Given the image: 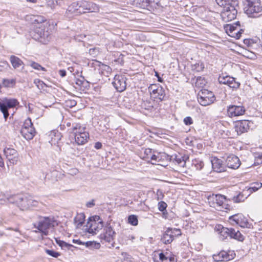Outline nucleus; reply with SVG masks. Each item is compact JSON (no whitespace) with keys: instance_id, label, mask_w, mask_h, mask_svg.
<instances>
[{"instance_id":"46","label":"nucleus","mask_w":262,"mask_h":262,"mask_svg":"<svg viewBox=\"0 0 262 262\" xmlns=\"http://www.w3.org/2000/svg\"><path fill=\"white\" fill-rule=\"evenodd\" d=\"M46 6L48 8H50L52 10H54L56 7L55 2L54 0H46Z\"/></svg>"},{"instance_id":"26","label":"nucleus","mask_w":262,"mask_h":262,"mask_svg":"<svg viewBox=\"0 0 262 262\" xmlns=\"http://www.w3.org/2000/svg\"><path fill=\"white\" fill-rule=\"evenodd\" d=\"M173 233L172 230H166L161 238L162 242L165 244H170L174 239Z\"/></svg>"},{"instance_id":"52","label":"nucleus","mask_w":262,"mask_h":262,"mask_svg":"<svg viewBox=\"0 0 262 262\" xmlns=\"http://www.w3.org/2000/svg\"><path fill=\"white\" fill-rule=\"evenodd\" d=\"M37 19H35L34 20L35 22H36L37 24H39L40 23H41L42 22H44L45 21V19L43 17H42L41 16H38L37 17Z\"/></svg>"},{"instance_id":"44","label":"nucleus","mask_w":262,"mask_h":262,"mask_svg":"<svg viewBox=\"0 0 262 262\" xmlns=\"http://www.w3.org/2000/svg\"><path fill=\"white\" fill-rule=\"evenodd\" d=\"M85 128L81 126L80 124L74 123L72 124V132L74 133V132L76 131L77 130H84Z\"/></svg>"},{"instance_id":"62","label":"nucleus","mask_w":262,"mask_h":262,"mask_svg":"<svg viewBox=\"0 0 262 262\" xmlns=\"http://www.w3.org/2000/svg\"><path fill=\"white\" fill-rule=\"evenodd\" d=\"M59 74L61 77H63L66 76L67 72L64 70H60L59 71Z\"/></svg>"},{"instance_id":"28","label":"nucleus","mask_w":262,"mask_h":262,"mask_svg":"<svg viewBox=\"0 0 262 262\" xmlns=\"http://www.w3.org/2000/svg\"><path fill=\"white\" fill-rule=\"evenodd\" d=\"M10 61L13 68L15 69L19 68L24 64L23 61L20 58L14 55L10 56Z\"/></svg>"},{"instance_id":"25","label":"nucleus","mask_w":262,"mask_h":262,"mask_svg":"<svg viewBox=\"0 0 262 262\" xmlns=\"http://www.w3.org/2000/svg\"><path fill=\"white\" fill-rule=\"evenodd\" d=\"M151 96L154 99L159 101H164L166 100L165 90L162 86L159 87L158 88V90Z\"/></svg>"},{"instance_id":"3","label":"nucleus","mask_w":262,"mask_h":262,"mask_svg":"<svg viewBox=\"0 0 262 262\" xmlns=\"http://www.w3.org/2000/svg\"><path fill=\"white\" fill-rule=\"evenodd\" d=\"M244 11L249 17H258L262 12V4L260 0H246Z\"/></svg>"},{"instance_id":"33","label":"nucleus","mask_w":262,"mask_h":262,"mask_svg":"<svg viewBox=\"0 0 262 262\" xmlns=\"http://www.w3.org/2000/svg\"><path fill=\"white\" fill-rule=\"evenodd\" d=\"M56 243L63 249L71 250L72 248H76L73 245L68 244L58 238H55Z\"/></svg>"},{"instance_id":"8","label":"nucleus","mask_w":262,"mask_h":262,"mask_svg":"<svg viewBox=\"0 0 262 262\" xmlns=\"http://www.w3.org/2000/svg\"><path fill=\"white\" fill-rule=\"evenodd\" d=\"M237 14V4L234 2L231 9L229 8V7H225V8H223L221 15L223 21L228 22L235 19Z\"/></svg>"},{"instance_id":"43","label":"nucleus","mask_w":262,"mask_h":262,"mask_svg":"<svg viewBox=\"0 0 262 262\" xmlns=\"http://www.w3.org/2000/svg\"><path fill=\"white\" fill-rule=\"evenodd\" d=\"M30 66L34 69L41 71H46L45 68L41 67L39 64L35 62L32 61L30 64Z\"/></svg>"},{"instance_id":"16","label":"nucleus","mask_w":262,"mask_h":262,"mask_svg":"<svg viewBox=\"0 0 262 262\" xmlns=\"http://www.w3.org/2000/svg\"><path fill=\"white\" fill-rule=\"evenodd\" d=\"M218 80L220 84H226L230 88L234 89L238 88L240 85L239 82L236 81L234 78L228 75H220Z\"/></svg>"},{"instance_id":"53","label":"nucleus","mask_w":262,"mask_h":262,"mask_svg":"<svg viewBox=\"0 0 262 262\" xmlns=\"http://www.w3.org/2000/svg\"><path fill=\"white\" fill-rule=\"evenodd\" d=\"M40 231V236L38 237L39 239H43V234L47 235L48 234V230H39Z\"/></svg>"},{"instance_id":"23","label":"nucleus","mask_w":262,"mask_h":262,"mask_svg":"<svg viewBox=\"0 0 262 262\" xmlns=\"http://www.w3.org/2000/svg\"><path fill=\"white\" fill-rule=\"evenodd\" d=\"M227 31L231 34L230 35L232 37L239 39L241 36L243 30L241 29L238 30L237 27L234 25H228L227 26Z\"/></svg>"},{"instance_id":"18","label":"nucleus","mask_w":262,"mask_h":262,"mask_svg":"<svg viewBox=\"0 0 262 262\" xmlns=\"http://www.w3.org/2000/svg\"><path fill=\"white\" fill-rule=\"evenodd\" d=\"M245 108L242 105H231L228 107L227 114L230 117H237L244 115Z\"/></svg>"},{"instance_id":"17","label":"nucleus","mask_w":262,"mask_h":262,"mask_svg":"<svg viewBox=\"0 0 262 262\" xmlns=\"http://www.w3.org/2000/svg\"><path fill=\"white\" fill-rule=\"evenodd\" d=\"M4 153L10 164L13 165L17 164L19 161V155L15 149L8 148L4 149Z\"/></svg>"},{"instance_id":"10","label":"nucleus","mask_w":262,"mask_h":262,"mask_svg":"<svg viewBox=\"0 0 262 262\" xmlns=\"http://www.w3.org/2000/svg\"><path fill=\"white\" fill-rule=\"evenodd\" d=\"M19 196L20 199L18 200L17 206L21 210H26L36 205L37 202L33 200L31 196L27 194H19Z\"/></svg>"},{"instance_id":"38","label":"nucleus","mask_w":262,"mask_h":262,"mask_svg":"<svg viewBox=\"0 0 262 262\" xmlns=\"http://www.w3.org/2000/svg\"><path fill=\"white\" fill-rule=\"evenodd\" d=\"M193 164L198 170H201L204 166L203 162L199 159L194 160L193 161Z\"/></svg>"},{"instance_id":"49","label":"nucleus","mask_w":262,"mask_h":262,"mask_svg":"<svg viewBox=\"0 0 262 262\" xmlns=\"http://www.w3.org/2000/svg\"><path fill=\"white\" fill-rule=\"evenodd\" d=\"M167 206V204L163 201H160L158 203V209L160 211L163 212L166 209Z\"/></svg>"},{"instance_id":"36","label":"nucleus","mask_w":262,"mask_h":262,"mask_svg":"<svg viewBox=\"0 0 262 262\" xmlns=\"http://www.w3.org/2000/svg\"><path fill=\"white\" fill-rule=\"evenodd\" d=\"M40 28L41 26L39 25L38 29L36 28L34 31V32L37 34V35H34L35 39H39L40 38H42L45 36V32L42 31V29H40Z\"/></svg>"},{"instance_id":"50","label":"nucleus","mask_w":262,"mask_h":262,"mask_svg":"<svg viewBox=\"0 0 262 262\" xmlns=\"http://www.w3.org/2000/svg\"><path fill=\"white\" fill-rule=\"evenodd\" d=\"M184 123L186 125H190L193 123L192 119L190 117H186L184 119Z\"/></svg>"},{"instance_id":"11","label":"nucleus","mask_w":262,"mask_h":262,"mask_svg":"<svg viewBox=\"0 0 262 262\" xmlns=\"http://www.w3.org/2000/svg\"><path fill=\"white\" fill-rule=\"evenodd\" d=\"M104 227L103 220L99 215L90 216L87 222L85 229H102Z\"/></svg>"},{"instance_id":"60","label":"nucleus","mask_w":262,"mask_h":262,"mask_svg":"<svg viewBox=\"0 0 262 262\" xmlns=\"http://www.w3.org/2000/svg\"><path fill=\"white\" fill-rule=\"evenodd\" d=\"M86 205L89 208L93 207L95 205L94 200H93L91 201L88 202Z\"/></svg>"},{"instance_id":"57","label":"nucleus","mask_w":262,"mask_h":262,"mask_svg":"<svg viewBox=\"0 0 262 262\" xmlns=\"http://www.w3.org/2000/svg\"><path fill=\"white\" fill-rule=\"evenodd\" d=\"M214 229H229L228 228H224L222 225H216L214 227ZM230 229H233L232 228H230Z\"/></svg>"},{"instance_id":"6","label":"nucleus","mask_w":262,"mask_h":262,"mask_svg":"<svg viewBox=\"0 0 262 262\" xmlns=\"http://www.w3.org/2000/svg\"><path fill=\"white\" fill-rule=\"evenodd\" d=\"M229 222L233 226H238L239 227L245 228H252V224L248 222V220L242 214H235L229 217Z\"/></svg>"},{"instance_id":"14","label":"nucleus","mask_w":262,"mask_h":262,"mask_svg":"<svg viewBox=\"0 0 262 262\" xmlns=\"http://www.w3.org/2000/svg\"><path fill=\"white\" fill-rule=\"evenodd\" d=\"M126 78L124 75H116L112 84L117 91L122 92L126 89Z\"/></svg>"},{"instance_id":"40","label":"nucleus","mask_w":262,"mask_h":262,"mask_svg":"<svg viewBox=\"0 0 262 262\" xmlns=\"http://www.w3.org/2000/svg\"><path fill=\"white\" fill-rule=\"evenodd\" d=\"M205 82H206L204 78L198 77L196 78L195 84L196 86L201 88L205 84Z\"/></svg>"},{"instance_id":"51","label":"nucleus","mask_w":262,"mask_h":262,"mask_svg":"<svg viewBox=\"0 0 262 262\" xmlns=\"http://www.w3.org/2000/svg\"><path fill=\"white\" fill-rule=\"evenodd\" d=\"M257 186H252L249 188V190L250 192L252 193L253 192H255L257 191L259 188L262 186V184H257Z\"/></svg>"},{"instance_id":"39","label":"nucleus","mask_w":262,"mask_h":262,"mask_svg":"<svg viewBox=\"0 0 262 262\" xmlns=\"http://www.w3.org/2000/svg\"><path fill=\"white\" fill-rule=\"evenodd\" d=\"M99 66L101 69L103 71L102 72L103 73L105 72L106 74H108L111 73L112 69L110 66L101 63V62H99ZM103 74H105V73Z\"/></svg>"},{"instance_id":"34","label":"nucleus","mask_w":262,"mask_h":262,"mask_svg":"<svg viewBox=\"0 0 262 262\" xmlns=\"http://www.w3.org/2000/svg\"><path fill=\"white\" fill-rule=\"evenodd\" d=\"M5 199L9 203L14 204L17 206L18 200L20 199L19 194L10 195L5 196Z\"/></svg>"},{"instance_id":"24","label":"nucleus","mask_w":262,"mask_h":262,"mask_svg":"<svg viewBox=\"0 0 262 262\" xmlns=\"http://www.w3.org/2000/svg\"><path fill=\"white\" fill-rule=\"evenodd\" d=\"M20 133L26 140H31L35 136L36 132L34 127H30L21 128Z\"/></svg>"},{"instance_id":"58","label":"nucleus","mask_w":262,"mask_h":262,"mask_svg":"<svg viewBox=\"0 0 262 262\" xmlns=\"http://www.w3.org/2000/svg\"><path fill=\"white\" fill-rule=\"evenodd\" d=\"M73 243H74V244H78V245H84V243L85 242H82L81 241H80V239H73Z\"/></svg>"},{"instance_id":"1","label":"nucleus","mask_w":262,"mask_h":262,"mask_svg":"<svg viewBox=\"0 0 262 262\" xmlns=\"http://www.w3.org/2000/svg\"><path fill=\"white\" fill-rule=\"evenodd\" d=\"M99 10L98 5L92 2L81 0L72 3L68 8L67 11L75 14L95 12Z\"/></svg>"},{"instance_id":"64","label":"nucleus","mask_w":262,"mask_h":262,"mask_svg":"<svg viewBox=\"0 0 262 262\" xmlns=\"http://www.w3.org/2000/svg\"><path fill=\"white\" fill-rule=\"evenodd\" d=\"M102 146V145L101 143H100L99 142H96L95 144V148H96L97 149L101 148Z\"/></svg>"},{"instance_id":"5","label":"nucleus","mask_w":262,"mask_h":262,"mask_svg":"<svg viewBox=\"0 0 262 262\" xmlns=\"http://www.w3.org/2000/svg\"><path fill=\"white\" fill-rule=\"evenodd\" d=\"M18 104L19 102L15 99H0V111L3 113L6 120L9 116L8 109L14 107Z\"/></svg>"},{"instance_id":"21","label":"nucleus","mask_w":262,"mask_h":262,"mask_svg":"<svg viewBox=\"0 0 262 262\" xmlns=\"http://www.w3.org/2000/svg\"><path fill=\"white\" fill-rule=\"evenodd\" d=\"M212 168L217 172H221L226 171V166L223 163V161L216 157H214L211 160Z\"/></svg>"},{"instance_id":"7","label":"nucleus","mask_w":262,"mask_h":262,"mask_svg":"<svg viewBox=\"0 0 262 262\" xmlns=\"http://www.w3.org/2000/svg\"><path fill=\"white\" fill-rule=\"evenodd\" d=\"M198 99L201 105L207 106L213 103L215 97L212 92L204 90L201 93H199Z\"/></svg>"},{"instance_id":"35","label":"nucleus","mask_w":262,"mask_h":262,"mask_svg":"<svg viewBox=\"0 0 262 262\" xmlns=\"http://www.w3.org/2000/svg\"><path fill=\"white\" fill-rule=\"evenodd\" d=\"M173 161H175L178 164L183 166L185 164L184 157L181 155H174L171 157Z\"/></svg>"},{"instance_id":"61","label":"nucleus","mask_w":262,"mask_h":262,"mask_svg":"<svg viewBox=\"0 0 262 262\" xmlns=\"http://www.w3.org/2000/svg\"><path fill=\"white\" fill-rule=\"evenodd\" d=\"M98 51L96 49H90L89 50V53L91 55H95Z\"/></svg>"},{"instance_id":"47","label":"nucleus","mask_w":262,"mask_h":262,"mask_svg":"<svg viewBox=\"0 0 262 262\" xmlns=\"http://www.w3.org/2000/svg\"><path fill=\"white\" fill-rule=\"evenodd\" d=\"M232 200L235 203H239L244 200V196L241 193H239L236 196H233Z\"/></svg>"},{"instance_id":"2","label":"nucleus","mask_w":262,"mask_h":262,"mask_svg":"<svg viewBox=\"0 0 262 262\" xmlns=\"http://www.w3.org/2000/svg\"><path fill=\"white\" fill-rule=\"evenodd\" d=\"M33 226L37 229H50L62 227V223L53 216H39L37 221L33 223Z\"/></svg>"},{"instance_id":"31","label":"nucleus","mask_w":262,"mask_h":262,"mask_svg":"<svg viewBox=\"0 0 262 262\" xmlns=\"http://www.w3.org/2000/svg\"><path fill=\"white\" fill-rule=\"evenodd\" d=\"M133 5L141 8H145L150 5L149 0H134Z\"/></svg>"},{"instance_id":"56","label":"nucleus","mask_w":262,"mask_h":262,"mask_svg":"<svg viewBox=\"0 0 262 262\" xmlns=\"http://www.w3.org/2000/svg\"><path fill=\"white\" fill-rule=\"evenodd\" d=\"M0 66L3 67H8L9 64L7 61H0Z\"/></svg>"},{"instance_id":"4","label":"nucleus","mask_w":262,"mask_h":262,"mask_svg":"<svg viewBox=\"0 0 262 262\" xmlns=\"http://www.w3.org/2000/svg\"><path fill=\"white\" fill-rule=\"evenodd\" d=\"M207 200L210 206L215 209L224 211L229 209V206L226 204V198L220 194H212L208 196Z\"/></svg>"},{"instance_id":"12","label":"nucleus","mask_w":262,"mask_h":262,"mask_svg":"<svg viewBox=\"0 0 262 262\" xmlns=\"http://www.w3.org/2000/svg\"><path fill=\"white\" fill-rule=\"evenodd\" d=\"M152 259L154 262H177L174 255H171L168 252L164 253L155 251L152 254Z\"/></svg>"},{"instance_id":"15","label":"nucleus","mask_w":262,"mask_h":262,"mask_svg":"<svg viewBox=\"0 0 262 262\" xmlns=\"http://www.w3.org/2000/svg\"><path fill=\"white\" fill-rule=\"evenodd\" d=\"M235 256V253L233 251H221L216 254L213 255V259L215 261H229L233 259Z\"/></svg>"},{"instance_id":"55","label":"nucleus","mask_w":262,"mask_h":262,"mask_svg":"<svg viewBox=\"0 0 262 262\" xmlns=\"http://www.w3.org/2000/svg\"><path fill=\"white\" fill-rule=\"evenodd\" d=\"M159 159V155H152L150 156V159L152 161H155V162L158 161Z\"/></svg>"},{"instance_id":"29","label":"nucleus","mask_w":262,"mask_h":262,"mask_svg":"<svg viewBox=\"0 0 262 262\" xmlns=\"http://www.w3.org/2000/svg\"><path fill=\"white\" fill-rule=\"evenodd\" d=\"M85 215L83 213H77L74 218V224L77 228L81 227L85 221Z\"/></svg>"},{"instance_id":"13","label":"nucleus","mask_w":262,"mask_h":262,"mask_svg":"<svg viewBox=\"0 0 262 262\" xmlns=\"http://www.w3.org/2000/svg\"><path fill=\"white\" fill-rule=\"evenodd\" d=\"M115 234L114 230H105L104 233L100 235L101 242L103 244L106 243V246L110 248L114 247V239Z\"/></svg>"},{"instance_id":"41","label":"nucleus","mask_w":262,"mask_h":262,"mask_svg":"<svg viewBox=\"0 0 262 262\" xmlns=\"http://www.w3.org/2000/svg\"><path fill=\"white\" fill-rule=\"evenodd\" d=\"M128 223L132 225L136 226L138 224L137 217L135 215H129L128 217Z\"/></svg>"},{"instance_id":"9","label":"nucleus","mask_w":262,"mask_h":262,"mask_svg":"<svg viewBox=\"0 0 262 262\" xmlns=\"http://www.w3.org/2000/svg\"><path fill=\"white\" fill-rule=\"evenodd\" d=\"M218 231L219 238L221 240L224 241L228 237L230 238H234L239 241H243L244 236L239 232V230H216Z\"/></svg>"},{"instance_id":"20","label":"nucleus","mask_w":262,"mask_h":262,"mask_svg":"<svg viewBox=\"0 0 262 262\" xmlns=\"http://www.w3.org/2000/svg\"><path fill=\"white\" fill-rule=\"evenodd\" d=\"M226 163L229 168L234 169H237L241 165L239 158L234 155H230L226 158Z\"/></svg>"},{"instance_id":"27","label":"nucleus","mask_w":262,"mask_h":262,"mask_svg":"<svg viewBox=\"0 0 262 262\" xmlns=\"http://www.w3.org/2000/svg\"><path fill=\"white\" fill-rule=\"evenodd\" d=\"M217 4L225 8L226 7H229V8L231 9L232 7L233 3H236L237 4V9L239 8L238 1V0H215Z\"/></svg>"},{"instance_id":"37","label":"nucleus","mask_w":262,"mask_h":262,"mask_svg":"<svg viewBox=\"0 0 262 262\" xmlns=\"http://www.w3.org/2000/svg\"><path fill=\"white\" fill-rule=\"evenodd\" d=\"M34 83L39 90H44V88L47 86V85L42 81L37 78L34 80Z\"/></svg>"},{"instance_id":"48","label":"nucleus","mask_w":262,"mask_h":262,"mask_svg":"<svg viewBox=\"0 0 262 262\" xmlns=\"http://www.w3.org/2000/svg\"><path fill=\"white\" fill-rule=\"evenodd\" d=\"M46 252L48 254L53 257L57 258L58 256L60 255V254L58 252H56L53 250L46 249Z\"/></svg>"},{"instance_id":"19","label":"nucleus","mask_w":262,"mask_h":262,"mask_svg":"<svg viewBox=\"0 0 262 262\" xmlns=\"http://www.w3.org/2000/svg\"><path fill=\"white\" fill-rule=\"evenodd\" d=\"M252 124V123L248 120L240 121L235 125V130L237 135H240L243 133L247 132Z\"/></svg>"},{"instance_id":"45","label":"nucleus","mask_w":262,"mask_h":262,"mask_svg":"<svg viewBox=\"0 0 262 262\" xmlns=\"http://www.w3.org/2000/svg\"><path fill=\"white\" fill-rule=\"evenodd\" d=\"M159 87H161V86L157 84H151L148 87V91L150 92L151 95L155 93V92L158 90V88Z\"/></svg>"},{"instance_id":"32","label":"nucleus","mask_w":262,"mask_h":262,"mask_svg":"<svg viewBox=\"0 0 262 262\" xmlns=\"http://www.w3.org/2000/svg\"><path fill=\"white\" fill-rule=\"evenodd\" d=\"M244 42L248 47H251L253 49H255L257 52V49L259 48V46H262L261 44H258L254 42L253 40L251 39H245L244 40Z\"/></svg>"},{"instance_id":"42","label":"nucleus","mask_w":262,"mask_h":262,"mask_svg":"<svg viewBox=\"0 0 262 262\" xmlns=\"http://www.w3.org/2000/svg\"><path fill=\"white\" fill-rule=\"evenodd\" d=\"M30 127H34L33 123L31 121V119L30 118H28L27 119L25 120L24 121V124L23 125V127L21 128H30Z\"/></svg>"},{"instance_id":"54","label":"nucleus","mask_w":262,"mask_h":262,"mask_svg":"<svg viewBox=\"0 0 262 262\" xmlns=\"http://www.w3.org/2000/svg\"><path fill=\"white\" fill-rule=\"evenodd\" d=\"M13 83V80H4V84L6 86H9L10 85V84H12Z\"/></svg>"},{"instance_id":"63","label":"nucleus","mask_w":262,"mask_h":262,"mask_svg":"<svg viewBox=\"0 0 262 262\" xmlns=\"http://www.w3.org/2000/svg\"><path fill=\"white\" fill-rule=\"evenodd\" d=\"M78 170L77 169H72L69 170V173L72 175H75L77 173Z\"/></svg>"},{"instance_id":"59","label":"nucleus","mask_w":262,"mask_h":262,"mask_svg":"<svg viewBox=\"0 0 262 262\" xmlns=\"http://www.w3.org/2000/svg\"><path fill=\"white\" fill-rule=\"evenodd\" d=\"M56 6H62L64 5V1L63 0H56Z\"/></svg>"},{"instance_id":"30","label":"nucleus","mask_w":262,"mask_h":262,"mask_svg":"<svg viewBox=\"0 0 262 262\" xmlns=\"http://www.w3.org/2000/svg\"><path fill=\"white\" fill-rule=\"evenodd\" d=\"M84 246L90 250H97L100 249L101 245L96 241H88L84 243Z\"/></svg>"},{"instance_id":"22","label":"nucleus","mask_w":262,"mask_h":262,"mask_svg":"<svg viewBox=\"0 0 262 262\" xmlns=\"http://www.w3.org/2000/svg\"><path fill=\"white\" fill-rule=\"evenodd\" d=\"M75 140L78 145H83L88 141L89 134L87 132H75Z\"/></svg>"}]
</instances>
